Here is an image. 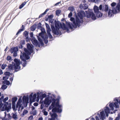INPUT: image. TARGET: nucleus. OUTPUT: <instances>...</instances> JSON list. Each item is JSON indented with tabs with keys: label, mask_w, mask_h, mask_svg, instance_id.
Segmentation results:
<instances>
[{
	"label": "nucleus",
	"mask_w": 120,
	"mask_h": 120,
	"mask_svg": "<svg viewBox=\"0 0 120 120\" xmlns=\"http://www.w3.org/2000/svg\"><path fill=\"white\" fill-rule=\"evenodd\" d=\"M85 15V13L83 11H81L76 15V20L73 17L70 18V20L72 21L73 24V26L74 28H76L77 26L79 27L80 23H82L83 22V17Z\"/></svg>",
	"instance_id": "nucleus-1"
},
{
	"label": "nucleus",
	"mask_w": 120,
	"mask_h": 120,
	"mask_svg": "<svg viewBox=\"0 0 120 120\" xmlns=\"http://www.w3.org/2000/svg\"><path fill=\"white\" fill-rule=\"evenodd\" d=\"M57 101L56 103L52 102L51 105L49 107L50 110L52 109V111L53 112H57L60 113L62 111V110L59 108L61 107V105H59V100L58 99H57Z\"/></svg>",
	"instance_id": "nucleus-2"
},
{
	"label": "nucleus",
	"mask_w": 120,
	"mask_h": 120,
	"mask_svg": "<svg viewBox=\"0 0 120 120\" xmlns=\"http://www.w3.org/2000/svg\"><path fill=\"white\" fill-rule=\"evenodd\" d=\"M14 61L15 63L12 62L11 64H9L8 66V68L10 70L14 69L15 71H17L20 69L19 62L16 59H15Z\"/></svg>",
	"instance_id": "nucleus-3"
},
{
	"label": "nucleus",
	"mask_w": 120,
	"mask_h": 120,
	"mask_svg": "<svg viewBox=\"0 0 120 120\" xmlns=\"http://www.w3.org/2000/svg\"><path fill=\"white\" fill-rule=\"evenodd\" d=\"M112 10L109 9L108 13V16L110 17H112L114 14H115L117 12V10L118 11H120V5H118L115 8H112Z\"/></svg>",
	"instance_id": "nucleus-4"
},
{
	"label": "nucleus",
	"mask_w": 120,
	"mask_h": 120,
	"mask_svg": "<svg viewBox=\"0 0 120 120\" xmlns=\"http://www.w3.org/2000/svg\"><path fill=\"white\" fill-rule=\"evenodd\" d=\"M115 101H116L115 102L111 103L109 105V107L112 110H114V106L116 108L119 107V105H118V103L119 102L120 105V97L118 99H115Z\"/></svg>",
	"instance_id": "nucleus-5"
},
{
	"label": "nucleus",
	"mask_w": 120,
	"mask_h": 120,
	"mask_svg": "<svg viewBox=\"0 0 120 120\" xmlns=\"http://www.w3.org/2000/svg\"><path fill=\"white\" fill-rule=\"evenodd\" d=\"M27 49L26 48L24 49V51L28 54L30 55L31 53L34 52L33 46L30 44L27 43Z\"/></svg>",
	"instance_id": "nucleus-6"
},
{
	"label": "nucleus",
	"mask_w": 120,
	"mask_h": 120,
	"mask_svg": "<svg viewBox=\"0 0 120 120\" xmlns=\"http://www.w3.org/2000/svg\"><path fill=\"white\" fill-rule=\"evenodd\" d=\"M22 102V100L21 98H19L17 102V104L16 105V108H18V111H19L20 110V108H21V110H22L23 109V106H22V104L21 103Z\"/></svg>",
	"instance_id": "nucleus-7"
},
{
	"label": "nucleus",
	"mask_w": 120,
	"mask_h": 120,
	"mask_svg": "<svg viewBox=\"0 0 120 120\" xmlns=\"http://www.w3.org/2000/svg\"><path fill=\"white\" fill-rule=\"evenodd\" d=\"M11 104H8V102H6L2 108L4 110H6L8 112L9 110L11 109Z\"/></svg>",
	"instance_id": "nucleus-8"
},
{
	"label": "nucleus",
	"mask_w": 120,
	"mask_h": 120,
	"mask_svg": "<svg viewBox=\"0 0 120 120\" xmlns=\"http://www.w3.org/2000/svg\"><path fill=\"white\" fill-rule=\"evenodd\" d=\"M29 55L27 54L25 52H23L22 55H21L20 56V59L21 60H23L25 59L28 60L30 58Z\"/></svg>",
	"instance_id": "nucleus-9"
},
{
	"label": "nucleus",
	"mask_w": 120,
	"mask_h": 120,
	"mask_svg": "<svg viewBox=\"0 0 120 120\" xmlns=\"http://www.w3.org/2000/svg\"><path fill=\"white\" fill-rule=\"evenodd\" d=\"M87 17L88 18H91L92 19L94 20L96 19V17L95 14L92 12H89L87 14Z\"/></svg>",
	"instance_id": "nucleus-10"
},
{
	"label": "nucleus",
	"mask_w": 120,
	"mask_h": 120,
	"mask_svg": "<svg viewBox=\"0 0 120 120\" xmlns=\"http://www.w3.org/2000/svg\"><path fill=\"white\" fill-rule=\"evenodd\" d=\"M51 27L52 30V32L54 34L58 35L59 34V28H56V30L54 26L52 25H51Z\"/></svg>",
	"instance_id": "nucleus-11"
},
{
	"label": "nucleus",
	"mask_w": 120,
	"mask_h": 120,
	"mask_svg": "<svg viewBox=\"0 0 120 120\" xmlns=\"http://www.w3.org/2000/svg\"><path fill=\"white\" fill-rule=\"evenodd\" d=\"M33 93H32L29 95V97L30 101L31 100L33 102H34L35 101V99L37 96V94H35L33 95Z\"/></svg>",
	"instance_id": "nucleus-12"
},
{
	"label": "nucleus",
	"mask_w": 120,
	"mask_h": 120,
	"mask_svg": "<svg viewBox=\"0 0 120 120\" xmlns=\"http://www.w3.org/2000/svg\"><path fill=\"white\" fill-rule=\"evenodd\" d=\"M18 47L16 46L11 48L10 50V52L12 53L14 52H17L18 51Z\"/></svg>",
	"instance_id": "nucleus-13"
},
{
	"label": "nucleus",
	"mask_w": 120,
	"mask_h": 120,
	"mask_svg": "<svg viewBox=\"0 0 120 120\" xmlns=\"http://www.w3.org/2000/svg\"><path fill=\"white\" fill-rule=\"evenodd\" d=\"M31 41L33 44L36 46H38L39 47H40V44L38 42L37 40L36 39H32Z\"/></svg>",
	"instance_id": "nucleus-14"
},
{
	"label": "nucleus",
	"mask_w": 120,
	"mask_h": 120,
	"mask_svg": "<svg viewBox=\"0 0 120 120\" xmlns=\"http://www.w3.org/2000/svg\"><path fill=\"white\" fill-rule=\"evenodd\" d=\"M37 98L38 99H39L40 97L41 99H42L45 97L46 96V94L45 93L41 95H40V94L39 92H37Z\"/></svg>",
	"instance_id": "nucleus-15"
},
{
	"label": "nucleus",
	"mask_w": 120,
	"mask_h": 120,
	"mask_svg": "<svg viewBox=\"0 0 120 120\" xmlns=\"http://www.w3.org/2000/svg\"><path fill=\"white\" fill-rule=\"evenodd\" d=\"M88 7V6L86 4H84L82 5L81 4L79 6V8L81 9L85 10L87 9Z\"/></svg>",
	"instance_id": "nucleus-16"
},
{
	"label": "nucleus",
	"mask_w": 120,
	"mask_h": 120,
	"mask_svg": "<svg viewBox=\"0 0 120 120\" xmlns=\"http://www.w3.org/2000/svg\"><path fill=\"white\" fill-rule=\"evenodd\" d=\"M60 26L61 28L64 30H66L67 31H69L68 29L66 26L65 23H62L60 24Z\"/></svg>",
	"instance_id": "nucleus-17"
},
{
	"label": "nucleus",
	"mask_w": 120,
	"mask_h": 120,
	"mask_svg": "<svg viewBox=\"0 0 120 120\" xmlns=\"http://www.w3.org/2000/svg\"><path fill=\"white\" fill-rule=\"evenodd\" d=\"M51 102V101L49 100L48 98H46L45 100L44 103L46 105H49Z\"/></svg>",
	"instance_id": "nucleus-18"
},
{
	"label": "nucleus",
	"mask_w": 120,
	"mask_h": 120,
	"mask_svg": "<svg viewBox=\"0 0 120 120\" xmlns=\"http://www.w3.org/2000/svg\"><path fill=\"white\" fill-rule=\"evenodd\" d=\"M109 10V8L108 5L105 4L103 6V11L107 12Z\"/></svg>",
	"instance_id": "nucleus-19"
},
{
	"label": "nucleus",
	"mask_w": 120,
	"mask_h": 120,
	"mask_svg": "<svg viewBox=\"0 0 120 120\" xmlns=\"http://www.w3.org/2000/svg\"><path fill=\"white\" fill-rule=\"evenodd\" d=\"M25 26L24 25H22L21 27V28L19 29L16 35H17L19 34L22 31H23L25 29Z\"/></svg>",
	"instance_id": "nucleus-20"
},
{
	"label": "nucleus",
	"mask_w": 120,
	"mask_h": 120,
	"mask_svg": "<svg viewBox=\"0 0 120 120\" xmlns=\"http://www.w3.org/2000/svg\"><path fill=\"white\" fill-rule=\"evenodd\" d=\"M100 114L101 116L102 120H104L105 118V115L104 113V111H103L102 112H100Z\"/></svg>",
	"instance_id": "nucleus-21"
},
{
	"label": "nucleus",
	"mask_w": 120,
	"mask_h": 120,
	"mask_svg": "<svg viewBox=\"0 0 120 120\" xmlns=\"http://www.w3.org/2000/svg\"><path fill=\"white\" fill-rule=\"evenodd\" d=\"M50 115H51L52 117L53 118H54L55 119L56 118L57 116V115L56 113H53L52 114V113L50 112L49 113Z\"/></svg>",
	"instance_id": "nucleus-22"
},
{
	"label": "nucleus",
	"mask_w": 120,
	"mask_h": 120,
	"mask_svg": "<svg viewBox=\"0 0 120 120\" xmlns=\"http://www.w3.org/2000/svg\"><path fill=\"white\" fill-rule=\"evenodd\" d=\"M95 14L97 17L98 18L101 17L102 15V14L100 11L98 12Z\"/></svg>",
	"instance_id": "nucleus-23"
},
{
	"label": "nucleus",
	"mask_w": 120,
	"mask_h": 120,
	"mask_svg": "<svg viewBox=\"0 0 120 120\" xmlns=\"http://www.w3.org/2000/svg\"><path fill=\"white\" fill-rule=\"evenodd\" d=\"M12 117L15 120H16L18 119L17 115L16 114V113L15 114L13 113H12Z\"/></svg>",
	"instance_id": "nucleus-24"
},
{
	"label": "nucleus",
	"mask_w": 120,
	"mask_h": 120,
	"mask_svg": "<svg viewBox=\"0 0 120 120\" xmlns=\"http://www.w3.org/2000/svg\"><path fill=\"white\" fill-rule=\"evenodd\" d=\"M94 12L95 13L99 11V9L98 7L96 6H94Z\"/></svg>",
	"instance_id": "nucleus-25"
},
{
	"label": "nucleus",
	"mask_w": 120,
	"mask_h": 120,
	"mask_svg": "<svg viewBox=\"0 0 120 120\" xmlns=\"http://www.w3.org/2000/svg\"><path fill=\"white\" fill-rule=\"evenodd\" d=\"M29 98L28 97H26L25 95L23 96V100L25 102H27L28 101Z\"/></svg>",
	"instance_id": "nucleus-26"
},
{
	"label": "nucleus",
	"mask_w": 120,
	"mask_h": 120,
	"mask_svg": "<svg viewBox=\"0 0 120 120\" xmlns=\"http://www.w3.org/2000/svg\"><path fill=\"white\" fill-rule=\"evenodd\" d=\"M49 10V9H46L45 12L43 13H42L40 15L39 17V18H40L41 17H42L46 13V12L47 11Z\"/></svg>",
	"instance_id": "nucleus-27"
},
{
	"label": "nucleus",
	"mask_w": 120,
	"mask_h": 120,
	"mask_svg": "<svg viewBox=\"0 0 120 120\" xmlns=\"http://www.w3.org/2000/svg\"><path fill=\"white\" fill-rule=\"evenodd\" d=\"M46 26H48V29L47 30V32L48 34H50V32L51 31L50 27L48 24L46 23Z\"/></svg>",
	"instance_id": "nucleus-28"
},
{
	"label": "nucleus",
	"mask_w": 120,
	"mask_h": 120,
	"mask_svg": "<svg viewBox=\"0 0 120 120\" xmlns=\"http://www.w3.org/2000/svg\"><path fill=\"white\" fill-rule=\"evenodd\" d=\"M28 32L27 31H25L23 33V34L26 39L28 38Z\"/></svg>",
	"instance_id": "nucleus-29"
},
{
	"label": "nucleus",
	"mask_w": 120,
	"mask_h": 120,
	"mask_svg": "<svg viewBox=\"0 0 120 120\" xmlns=\"http://www.w3.org/2000/svg\"><path fill=\"white\" fill-rule=\"evenodd\" d=\"M38 39L40 43L41 46H43L44 45V44L41 38L38 37Z\"/></svg>",
	"instance_id": "nucleus-30"
},
{
	"label": "nucleus",
	"mask_w": 120,
	"mask_h": 120,
	"mask_svg": "<svg viewBox=\"0 0 120 120\" xmlns=\"http://www.w3.org/2000/svg\"><path fill=\"white\" fill-rule=\"evenodd\" d=\"M69 28L71 29H73V28L74 27L73 26V25L72 24H71L69 23H68L67 24Z\"/></svg>",
	"instance_id": "nucleus-31"
},
{
	"label": "nucleus",
	"mask_w": 120,
	"mask_h": 120,
	"mask_svg": "<svg viewBox=\"0 0 120 120\" xmlns=\"http://www.w3.org/2000/svg\"><path fill=\"white\" fill-rule=\"evenodd\" d=\"M26 2H24L22 3L19 6V8L21 9L22 8L23 6L26 4Z\"/></svg>",
	"instance_id": "nucleus-32"
},
{
	"label": "nucleus",
	"mask_w": 120,
	"mask_h": 120,
	"mask_svg": "<svg viewBox=\"0 0 120 120\" xmlns=\"http://www.w3.org/2000/svg\"><path fill=\"white\" fill-rule=\"evenodd\" d=\"M109 109L108 107H106L105 109V113H110Z\"/></svg>",
	"instance_id": "nucleus-33"
},
{
	"label": "nucleus",
	"mask_w": 120,
	"mask_h": 120,
	"mask_svg": "<svg viewBox=\"0 0 120 120\" xmlns=\"http://www.w3.org/2000/svg\"><path fill=\"white\" fill-rule=\"evenodd\" d=\"M68 10L71 11H73L75 10V8L74 7H70L68 8Z\"/></svg>",
	"instance_id": "nucleus-34"
},
{
	"label": "nucleus",
	"mask_w": 120,
	"mask_h": 120,
	"mask_svg": "<svg viewBox=\"0 0 120 120\" xmlns=\"http://www.w3.org/2000/svg\"><path fill=\"white\" fill-rule=\"evenodd\" d=\"M61 11L59 10H57L56 11V15L59 16V14L61 13Z\"/></svg>",
	"instance_id": "nucleus-35"
},
{
	"label": "nucleus",
	"mask_w": 120,
	"mask_h": 120,
	"mask_svg": "<svg viewBox=\"0 0 120 120\" xmlns=\"http://www.w3.org/2000/svg\"><path fill=\"white\" fill-rule=\"evenodd\" d=\"M45 109H43L42 110V112L44 113V115L45 116H47L48 115L47 112L45 111Z\"/></svg>",
	"instance_id": "nucleus-36"
},
{
	"label": "nucleus",
	"mask_w": 120,
	"mask_h": 120,
	"mask_svg": "<svg viewBox=\"0 0 120 120\" xmlns=\"http://www.w3.org/2000/svg\"><path fill=\"white\" fill-rule=\"evenodd\" d=\"M36 28L35 26L34 25H33L31 27V30L33 31L35 30Z\"/></svg>",
	"instance_id": "nucleus-37"
},
{
	"label": "nucleus",
	"mask_w": 120,
	"mask_h": 120,
	"mask_svg": "<svg viewBox=\"0 0 120 120\" xmlns=\"http://www.w3.org/2000/svg\"><path fill=\"white\" fill-rule=\"evenodd\" d=\"M116 4V3L113 2L111 4V5L112 7V8H115V7H114L115 5Z\"/></svg>",
	"instance_id": "nucleus-38"
},
{
	"label": "nucleus",
	"mask_w": 120,
	"mask_h": 120,
	"mask_svg": "<svg viewBox=\"0 0 120 120\" xmlns=\"http://www.w3.org/2000/svg\"><path fill=\"white\" fill-rule=\"evenodd\" d=\"M23 61V67L25 66L26 64L27 61L25 59H23V60H22Z\"/></svg>",
	"instance_id": "nucleus-39"
},
{
	"label": "nucleus",
	"mask_w": 120,
	"mask_h": 120,
	"mask_svg": "<svg viewBox=\"0 0 120 120\" xmlns=\"http://www.w3.org/2000/svg\"><path fill=\"white\" fill-rule=\"evenodd\" d=\"M7 87V86L5 85H3L1 87V88L3 89V90H5L6 89Z\"/></svg>",
	"instance_id": "nucleus-40"
},
{
	"label": "nucleus",
	"mask_w": 120,
	"mask_h": 120,
	"mask_svg": "<svg viewBox=\"0 0 120 120\" xmlns=\"http://www.w3.org/2000/svg\"><path fill=\"white\" fill-rule=\"evenodd\" d=\"M12 108L14 111H16L17 109L16 107L15 108V105H12Z\"/></svg>",
	"instance_id": "nucleus-41"
},
{
	"label": "nucleus",
	"mask_w": 120,
	"mask_h": 120,
	"mask_svg": "<svg viewBox=\"0 0 120 120\" xmlns=\"http://www.w3.org/2000/svg\"><path fill=\"white\" fill-rule=\"evenodd\" d=\"M17 97H14L12 99V101L15 102L17 100Z\"/></svg>",
	"instance_id": "nucleus-42"
},
{
	"label": "nucleus",
	"mask_w": 120,
	"mask_h": 120,
	"mask_svg": "<svg viewBox=\"0 0 120 120\" xmlns=\"http://www.w3.org/2000/svg\"><path fill=\"white\" fill-rule=\"evenodd\" d=\"M11 59V57L10 56H8L7 57V60L8 61H9Z\"/></svg>",
	"instance_id": "nucleus-43"
},
{
	"label": "nucleus",
	"mask_w": 120,
	"mask_h": 120,
	"mask_svg": "<svg viewBox=\"0 0 120 120\" xmlns=\"http://www.w3.org/2000/svg\"><path fill=\"white\" fill-rule=\"evenodd\" d=\"M8 97H6L3 100V102L4 103H6V101L8 100Z\"/></svg>",
	"instance_id": "nucleus-44"
},
{
	"label": "nucleus",
	"mask_w": 120,
	"mask_h": 120,
	"mask_svg": "<svg viewBox=\"0 0 120 120\" xmlns=\"http://www.w3.org/2000/svg\"><path fill=\"white\" fill-rule=\"evenodd\" d=\"M120 119V115L118 114V116L116 117L115 120H119Z\"/></svg>",
	"instance_id": "nucleus-45"
},
{
	"label": "nucleus",
	"mask_w": 120,
	"mask_h": 120,
	"mask_svg": "<svg viewBox=\"0 0 120 120\" xmlns=\"http://www.w3.org/2000/svg\"><path fill=\"white\" fill-rule=\"evenodd\" d=\"M53 17V15H49L48 17L49 19H51Z\"/></svg>",
	"instance_id": "nucleus-46"
},
{
	"label": "nucleus",
	"mask_w": 120,
	"mask_h": 120,
	"mask_svg": "<svg viewBox=\"0 0 120 120\" xmlns=\"http://www.w3.org/2000/svg\"><path fill=\"white\" fill-rule=\"evenodd\" d=\"M6 66V65L2 64L1 66V68L3 69H4Z\"/></svg>",
	"instance_id": "nucleus-47"
},
{
	"label": "nucleus",
	"mask_w": 120,
	"mask_h": 120,
	"mask_svg": "<svg viewBox=\"0 0 120 120\" xmlns=\"http://www.w3.org/2000/svg\"><path fill=\"white\" fill-rule=\"evenodd\" d=\"M44 41L45 43V44L47 43L48 42V41L47 40L45 39H44Z\"/></svg>",
	"instance_id": "nucleus-48"
},
{
	"label": "nucleus",
	"mask_w": 120,
	"mask_h": 120,
	"mask_svg": "<svg viewBox=\"0 0 120 120\" xmlns=\"http://www.w3.org/2000/svg\"><path fill=\"white\" fill-rule=\"evenodd\" d=\"M5 74L6 75H10V73L9 72H6L5 73Z\"/></svg>",
	"instance_id": "nucleus-49"
},
{
	"label": "nucleus",
	"mask_w": 120,
	"mask_h": 120,
	"mask_svg": "<svg viewBox=\"0 0 120 120\" xmlns=\"http://www.w3.org/2000/svg\"><path fill=\"white\" fill-rule=\"evenodd\" d=\"M33 118V116L31 115L30 116L28 119V120H31Z\"/></svg>",
	"instance_id": "nucleus-50"
},
{
	"label": "nucleus",
	"mask_w": 120,
	"mask_h": 120,
	"mask_svg": "<svg viewBox=\"0 0 120 120\" xmlns=\"http://www.w3.org/2000/svg\"><path fill=\"white\" fill-rule=\"evenodd\" d=\"M6 83L7 85H8L10 84V82L6 80Z\"/></svg>",
	"instance_id": "nucleus-51"
},
{
	"label": "nucleus",
	"mask_w": 120,
	"mask_h": 120,
	"mask_svg": "<svg viewBox=\"0 0 120 120\" xmlns=\"http://www.w3.org/2000/svg\"><path fill=\"white\" fill-rule=\"evenodd\" d=\"M72 13L71 12H70L68 14V17H70L72 15Z\"/></svg>",
	"instance_id": "nucleus-52"
},
{
	"label": "nucleus",
	"mask_w": 120,
	"mask_h": 120,
	"mask_svg": "<svg viewBox=\"0 0 120 120\" xmlns=\"http://www.w3.org/2000/svg\"><path fill=\"white\" fill-rule=\"evenodd\" d=\"M95 0H88L89 2H95Z\"/></svg>",
	"instance_id": "nucleus-53"
},
{
	"label": "nucleus",
	"mask_w": 120,
	"mask_h": 120,
	"mask_svg": "<svg viewBox=\"0 0 120 120\" xmlns=\"http://www.w3.org/2000/svg\"><path fill=\"white\" fill-rule=\"evenodd\" d=\"M30 35L31 38H32L33 36V32H31L30 33Z\"/></svg>",
	"instance_id": "nucleus-54"
},
{
	"label": "nucleus",
	"mask_w": 120,
	"mask_h": 120,
	"mask_svg": "<svg viewBox=\"0 0 120 120\" xmlns=\"http://www.w3.org/2000/svg\"><path fill=\"white\" fill-rule=\"evenodd\" d=\"M13 56H14L15 57L17 55V52H13Z\"/></svg>",
	"instance_id": "nucleus-55"
},
{
	"label": "nucleus",
	"mask_w": 120,
	"mask_h": 120,
	"mask_svg": "<svg viewBox=\"0 0 120 120\" xmlns=\"http://www.w3.org/2000/svg\"><path fill=\"white\" fill-rule=\"evenodd\" d=\"M49 36V37L50 39H51L52 38V35L51 34H48Z\"/></svg>",
	"instance_id": "nucleus-56"
},
{
	"label": "nucleus",
	"mask_w": 120,
	"mask_h": 120,
	"mask_svg": "<svg viewBox=\"0 0 120 120\" xmlns=\"http://www.w3.org/2000/svg\"><path fill=\"white\" fill-rule=\"evenodd\" d=\"M38 105V103L37 102H35L34 104V106H37Z\"/></svg>",
	"instance_id": "nucleus-57"
},
{
	"label": "nucleus",
	"mask_w": 120,
	"mask_h": 120,
	"mask_svg": "<svg viewBox=\"0 0 120 120\" xmlns=\"http://www.w3.org/2000/svg\"><path fill=\"white\" fill-rule=\"evenodd\" d=\"M56 100L55 99L53 98L52 99V102L56 103Z\"/></svg>",
	"instance_id": "nucleus-58"
},
{
	"label": "nucleus",
	"mask_w": 120,
	"mask_h": 120,
	"mask_svg": "<svg viewBox=\"0 0 120 120\" xmlns=\"http://www.w3.org/2000/svg\"><path fill=\"white\" fill-rule=\"evenodd\" d=\"M102 5H100L99 6V9L100 10H102Z\"/></svg>",
	"instance_id": "nucleus-59"
},
{
	"label": "nucleus",
	"mask_w": 120,
	"mask_h": 120,
	"mask_svg": "<svg viewBox=\"0 0 120 120\" xmlns=\"http://www.w3.org/2000/svg\"><path fill=\"white\" fill-rule=\"evenodd\" d=\"M44 107V105L42 104H41V105L40 108L41 109H43Z\"/></svg>",
	"instance_id": "nucleus-60"
},
{
	"label": "nucleus",
	"mask_w": 120,
	"mask_h": 120,
	"mask_svg": "<svg viewBox=\"0 0 120 120\" xmlns=\"http://www.w3.org/2000/svg\"><path fill=\"white\" fill-rule=\"evenodd\" d=\"M23 47L22 45L21 44L19 46V48L20 49H22Z\"/></svg>",
	"instance_id": "nucleus-61"
},
{
	"label": "nucleus",
	"mask_w": 120,
	"mask_h": 120,
	"mask_svg": "<svg viewBox=\"0 0 120 120\" xmlns=\"http://www.w3.org/2000/svg\"><path fill=\"white\" fill-rule=\"evenodd\" d=\"M32 114L34 115L36 114V113L35 112H33Z\"/></svg>",
	"instance_id": "nucleus-62"
},
{
	"label": "nucleus",
	"mask_w": 120,
	"mask_h": 120,
	"mask_svg": "<svg viewBox=\"0 0 120 120\" xmlns=\"http://www.w3.org/2000/svg\"><path fill=\"white\" fill-rule=\"evenodd\" d=\"M95 118L96 120H99V118L97 116L95 117Z\"/></svg>",
	"instance_id": "nucleus-63"
},
{
	"label": "nucleus",
	"mask_w": 120,
	"mask_h": 120,
	"mask_svg": "<svg viewBox=\"0 0 120 120\" xmlns=\"http://www.w3.org/2000/svg\"><path fill=\"white\" fill-rule=\"evenodd\" d=\"M3 104L2 103H1L0 104V108H1L3 106Z\"/></svg>",
	"instance_id": "nucleus-64"
}]
</instances>
